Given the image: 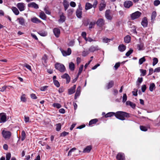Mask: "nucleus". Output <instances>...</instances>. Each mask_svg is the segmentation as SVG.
I'll use <instances>...</instances> for the list:
<instances>
[{
	"label": "nucleus",
	"mask_w": 160,
	"mask_h": 160,
	"mask_svg": "<svg viewBox=\"0 0 160 160\" xmlns=\"http://www.w3.org/2000/svg\"><path fill=\"white\" fill-rule=\"evenodd\" d=\"M128 113L122 111H118L115 113L116 117L122 120H124L125 117H128Z\"/></svg>",
	"instance_id": "1"
},
{
	"label": "nucleus",
	"mask_w": 160,
	"mask_h": 160,
	"mask_svg": "<svg viewBox=\"0 0 160 160\" xmlns=\"http://www.w3.org/2000/svg\"><path fill=\"white\" fill-rule=\"evenodd\" d=\"M55 67L56 69L61 72H63L65 71V68L62 64L60 63H57L55 65Z\"/></svg>",
	"instance_id": "2"
},
{
	"label": "nucleus",
	"mask_w": 160,
	"mask_h": 160,
	"mask_svg": "<svg viewBox=\"0 0 160 160\" xmlns=\"http://www.w3.org/2000/svg\"><path fill=\"white\" fill-rule=\"evenodd\" d=\"M141 13L139 11L136 12L131 15V18L133 20L137 19L141 16Z\"/></svg>",
	"instance_id": "3"
},
{
	"label": "nucleus",
	"mask_w": 160,
	"mask_h": 160,
	"mask_svg": "<svg viewBox=\"0 0 160 160\" xmlns=\"http://www.w3.org/2000/svg\"><path fill=\"white\" fill-rule=\"evenodd\" d=\"M2 134L3 137L5 139H9L11 135V133L9 131L3 130Z\"/></svg>",
	"instance_id": "4"
},
{
	"label": "nucleus",
	"mask_w": 160,
	"mask_h": 160,
	"mask_svg": "<svg viewBox=\"0 0 160 160\" xmlns=\"http://www.w3.org/2000/svg\"><path fill=\"white\" fill-rule=\"evenodd\" d=\"M16 6L19 11L21 12L23 11L25 9V4L22 2L18 3L17 4Z\"/></svg>",
	"instance_id": "5"
},
{
	"label": "nucleus",
	"mask_w": 160,
	"mask_h": 160,
	"mask_svg": "<svg viewBox=\"0 0 160 160\" xmlns=\"http://www.w3.org/2000/svg\"><path fill=\"white\" fill-rule=\"evenodd\" d=\"M62 54L64 56H66L70 55L71 53V50L70 48H68L67 51H65L62 49H60Z\"/></svg>",
	"instance_id": "6"
},
{
	"label": "nucleus",
	"mask_w": 160,
	"mask_h": 160,
	"mask_svg": "<svg viewBox=\"0 0 160 160\" xmlns=\"http://www.w3.org/2000/svg\"><path fill=\"white\" fill-rule=\"evenodd\" d=\"M7 121V118L5 113H0V123H4Z\"/></svg>",
	"instance_id": "7"
},
{
	"label": "nucleus",
	"mask_w": 160,
	"mask_h": 160,
	"mask_svg": "<svg viewBox=\"0 0 160 160\" xmlns=\"http://www.w3.org/2000/svg\"><path fill=\"white\" fill-rule=\"evenodd\" d=\"M97 25L99 27H102L105 24V21L102 18H99L96 22Z\"/></svg>",
	"instance_id": "8"
},
{
	"label": "nucleus",
	"mask_w": 160,
	"mask_h": 160,
	"mask_svg": "<svg viewBox=\"0 0 160 160\" xmlns=\"http://www.w3.org/2000/svg\"><path fill=\"white\" fill-rule=\"evenodd\" d=\"M105 16L108 20H111L112 18V15L110 14V11L109 10H107L105 12Z\"/></svg>",
	"instance_id": "9"
},
{
	"label": "nucleus",
	"mask_w": 160,
	"mask_h": 160,
	"mask_svg": "<svg viewBox=\"0 0 160 160\" xmlns=\"http://www.w3.org/2000/svg\"><path fill=\"white\" fill-rule=\"evenodd\" d=\"M117 158L118 160H125V157L123 153H119L117 156Z\"/></svg>",
	"instance_id": "10"
},
{
	"label": "nucleus",
	"mask_w": 160,
	"mask_h": 160,
	"mask_svg": "<svg viewBox=\"0 0 160 160\" xmlns=\"http://www.w3.org/2000/svg\"><path fill=\"white\" fill-rule=\"evenodd\" d=\"M53 31L55 36L58 38L60 33V30L58 28H55L53 29Z\"/></svg>",
	"instance_id": "11"
},
{
	"label": "nucleus",
	"mask_w": 160,
	"mask_h": 160,
	"mask_svg": "<svg viewBox=\"0 0 160 160\" xmlns=\"http://www.w3.org/2000/svg\"><path fill=\"white\" fill-rule=\"evenodd\" d=\"M99 48L98 46H92L89 48L88 51L90 52H93L96 51L98 50Z\"/></svg>",
	"instance_id": "12"
},
{
	"label": "nucleus",
	"mask_w": 160,
	"mask_h": 160,
	"mask_svg": "<svg viewBox=\"0 0 160 160\" xmlns=\"http://www.w3.org/2000/svg\"><path fill=\"white\" fill-rule=\"evenodd\" d=\"M61 77L62 78H65L66 80V83H68L70 82V78L69 75L67 73H65Z\"/></svg>",
	"instance_id": "13"
},
{
	"label": "nucleus",
	"mask_w": 160,
	"mask_h": 160,
	"mask_svg": "<svg viewBox=\"0 0 160 160\" xmlns=\"http://www.w3.org/2000/svg\"><path fill=\"white\" fill-rule=\"evenodd\" d=\"M76 88V85H74L73 86L68 90V93L69 95H71L74 93L75 92V89Z\"/></svg>",
	"instance_id": "14"
},
{
	"label": "nucleus",
	"mask_w": 160,
	"mask_h": 160,
	"mask_svg": "<svg viewBox=\"0 0 160 160\" xmlns=\"http://www.w3.org/2000/svg\"><path fill=\"white\" fill-rule=\"evenodd\" d=\"M132 5V2L130 1H127L124 2V5L125 7L129 8Z\"/></svg>",
	"instance_id": "15"
},
{
	"label": "nucleus",
	"mask_w": 160,
	"mask_h": 160,
	"mask_svg": "<svg viewBox=\"0 0 160 160\" xmlns=\"http://www.w3.org/2000/svg\"><path fill=\"white\" fill-rule=\"evenodd\" d=\"M81 93V87L78 86L74 98L75 99H76L79 96Z\"/></svg>",
	"instance_id": "16"
},
{
	"label": "nucleus",
	"mask_w": 160,
	"mask_h": 160,
	"mask_svg": "<svg viewBox=\"0 0 160 160\" xmlns=\"http://www.w3.org/2000/svg\"><path fill=\"white\" fill-rule=\"evenodd\" d=\"M29 7L33 8L35 9H38L39 8L38 5L34 2H31L28 5Z\"/></svg>",
	"instance_id": "17"
},
{
	"label": "nucleus",
	"mask_w": 160,
	"mask_h": 160,
	"mask_svg": "<svg viewBox=\"0 0 160 160\" xmlns=\"http://www.w3.org/2000/svg\"><path fill=\"white\" fill-rule=\"evenodd\" d=\"M92 146L91 145L87 146L83 150V152L89 153L92 149Z\"/></svg>",
	"instance_id": "18"
},
{
	"label": "nucleus",
	"mask_w": 160,
	"mask_h": 160,
	"mask_svg": "<svg viewBox=\"0 0 160 160\" xmlns=\"http://www.w3.org/2000/svg\"><path fill=\"white\" fill-rule=\"evenodd\" d=\"M142 25L144 27H147L148 25V20L146 17L143 18L141 22Z\"/></svg>",
	"instance_id": "19"
},
{
	"label": "nucleus",
	"mask_w": 160,
	"mask_h": 160,
	"mask_svg": "<svg viewBox=\"0 0 160 160\" xmlns=\"http://www.w3.org/2000/svg\"><path fill=\"white\" fill-rule=\"evenodd\" d=\"M17 20L18 21L19 24L22 25H24L25 22V20L23 18L21 17L18 18L17 19Z\"/></svg>",
	"instance_id": "20"
},
{
	"label": "nucleus",
	"mask_w": 160,
	"mask_h": 160,
	"mask_svg": "<svg viewBox=\"0 0 160 160\" xmlns=\"http://www.w3.org/2000/svg\"><path fill=\"white\" fill-rule=\"evenodd\" d=\"M82 10L77 9L76 11V15L78 18H80L82 17Z\"/></svg>",
	"instance_id": "21"
},
{
	"label": "nucleus",
	"mask_w": 160,
	"mask_h": 160,
	"mask_svg": "<svg viewBox=\"0 0 160 160\" xmlns=\"http://www.w3.org/2000/svg\"><path fill=\"white\" fill-rule=\"evenodd\" d=\"M114 85V82L111 81L108 83L106 86V88L107 89H109L112 87Z\"/></svg>",
	"instance_id": "22"
},
{
	"label": "nucleus",
	"mask_w": 160,
	"mask_h": 160,
	"mask_svg": "<svg viewBox=\"0 0 160 160\" xmlns=\"http://www.w3.org/2000/svg\"><path fill=\"white\" fill-rule=\"evenodd\" d=\"M126 104L127 106H130L133 108H134L136 107V105L135 103L129 101H127L126 102Z\"/></svg>",
	"instance_id": "23"
},
{
	"label": "nucleus",
	"mask_w": 160,
	"mask_h": 160,
	"mask_svg": "<svg viewBox=\"0 0 160 160\" xmlns=\"http://www.w3.org/2000/svg\"><path fill=\"white\" fill-rule=\"evenodd\" d=\"M11 9L14 14L16 15H18L19 14V11L16 7H12L11 8Z\"/></svg>",
	"instance_id": "24"
},
{
	"label": "nucleus",
	"mask_w": 160,
	"mask_h": 160,
	"mask_svg": "<svg viewBox=\"0 0 160 160\" xmlns=\"http://www.w3.org/2000/svg\"><path fill=\"white\" fill-rule=\"evenodd\" d=\"M106 6V4L105 2L101 3L99 6V10L100 11H102L103 10Z\"/></svg>",
	"instance_id": "25"
},
{
	"label": "nucleus",
	"mask_w": 160,
	"mask_h": 160,
	"mask_svg": "<svg viewBox=\"0 0 160 160\" xmlns=\"http://www.w3.org/2000/svg\"><path fill=\"white\" fill-rule=\"evenodd\" d=\"M31 21L33 23H40L41 22V21L36 17H34L31 18Z\"/></svg>",
	"instance_id": "26"
},
{
	"label": "nucleus",
	"mask_w": 160,
	"mask_h": 160,
	"mask_svg": "<svg viewBox=\"0 0 160 160\" xmlns=\"http://www.w3.org/2000/svg\"><path fill=\"white\" fill-rule=\"evenodd\" d=\"M39 17L43 20H46V16L43 12L42 11L40 13Z\"/></svg>",
	"instance_id": "27"
},
{
	"label": "nucleus",
	"mask_w": 160,
	"mask_h": 160,
	"mask_svg": "<svg viewBox=\"0 0 160 160\" xmlns=\"http://www.w3.org/2000/svg\"><path fill=\"white\" fill-rule=\"evenodd\" d=\"M144 44L143 43L140 42L137 45V48L139 50H141L143 49Z\"/></svg>",
	"instance_id": "28"
},
{
	"label": "nucleus",
	"mask_w": 160,
	"mask_h": 160,
	"mask_svg": "<svg viewBox=\"0 0 160 160\" xmlns=\"http://www.w3.org/2000/svg\"><path fill=\"white\" fill-rule=\"evenodd\" d=\"M156 88L155 85L154 83H150L149 86V89L151 92H152Z\"/></svg>",
	"instance_id": "29"
},
{
	"label": "nucleus",
	"mask_w": 160,
	"mask_h": 160,
	"mask_svg": "<svg viewBox=\"0 0 160 160\" xmlns=\"http://www.w3.org/2000/svg\"><path fill=\"white\" fill-rule=\"evenodd\" d=\"M92 5L89 2H87L85 5V9L88 10L92 8Z\"/></svg>",
	"instance_id": "30"
},
{
	"label": "nucleus",
	"mask_w": 160,
	"mask_h": 160,
	"mask_svg": "<svg viewBox=\"0 0 160 160\" xmlns=\"http://www.w3.org/2000/svg\"><path fill=\"white\" fill-rule=\"evenodd\" d=\"M119 51L121 52L124 51L126 49V47L123 44L120 45L118 47Z\"/></svg>",
	"instance_id": "31"
},
{
	"label": "nucleus",
	"mask_w": 160,
	"mask_h": 160,
	"mask_svg": "<svg viewBox=\"0 0 160 160\" xmlns=\"http://www.w3.org/2000/svg\"><path fill=\"white\" fill-rule=\"evenodd\" d=\"M63 4L64 6L65 10L66 11L69 6L68 3L67 1L64 0L63 1Z\"/></svg>",
	"instance_id": "32"
},
{
	"label": "nucleus",
	"mask_w": 160,
	"mask_h": 160,
	"mask_svg": "<svg viewBox=\"0 0 160 160\" xmlns=\"http://www.w3.org/2000/svg\"><path fill=\"white\" fill-rule=\"evenodd\" d=\"M113 116H115V113L114 112H109L107 113L105 116V117L106 118L109 117H111Z\"/></svg>",
	"instance_id": "33"
},
{
	"label": "nucleus",
	"mask_w": 160,
	"mask_h": 160,
	"mask_svg": "<svg viewBox=\"0 0 160 160\" xmlns=\"http://www.w3.org/2000/svg\"><path fill=\"white\" fill-rule=\"evenodd\" d=\"M75 65L72 62L69 63V68L72 71H73L74 70Z\"/></svg>",
	"instance_id": "34"
},
{
	"label": "nucleus",
	"mask_w": 160,
	"mask_h": 160,
	"mask_svg": "<svg viewBox=\"0 0 160 160\" xmlns=\"http://www.w3.org/2000/svg\"><path fill=\"white\" fill-rule=\"evenodd\" d=\"M65 20V17L63 15V14H62L60 16V18L58 20V22H63Z\"/></svg>",
	"instance_id": "35"
},
{
	"label": "nucleus",
	"mask_w": 160,
	"mask_h": 160,
	"mask_svg": "<svg viewBox=\"0 0 160 160\" xmlns=\"http://www.w3.org/2000/svg\"><path fill=\"white\" fill-rule=\"evenodd\" d=\"M38 33L40 36L45 37L47 35V32L45 31H40L38 32Z\"/></svg>",
	"instance_id": "36"
},
{
	"label": "nucleus",
	"mask_w": 160,
	"mask_h": 160,
	"mask_svg": "<svg viewBox=\"0 0 160 160\" xmlns=\"http://www.w3.org/2000/svg\"><path fill=\"white\" fill-rule=\"evenodd\" d=\"M124 40L125 42L128 43L130 41L131 37L127 35L124 38Z\"/></svg>",
	"instance_id": "37"
},
{
	"label": "nucleus",
	"mask_w": 160,
	"mask_h": 160,
	"mask_svg": "<svg viewBox=\"0 0 160 160\" xmlns=\"http://www.w3.org/2000/svg\"><path fill=\"white\" fill-rule=\"evenodd\" d=\"M98 121L97 119H94L90 120L89 122V125L90 126L92 124L96 123Z\"/></svg>",
	"instance_id": "38"
},
{
	"label": "nucleus",
	"mask_w": 160,
	"mask_h": 160,
	"mask_svg": "<svg viewBox=\"0 0 160 160\" xmlns=\"http://www.w3.org/2000/svg\"><path fill=\"white\" fill-rule=\"evenodd\" d=\"M143 78H138L136 82L137 85L139 86L140 83L142 82Z\"/></svg>",
	"instance_id": "39"
},
{
	"label": "nucleus",
	"mask_w": 160,
	"mask_h": 160,
	"mask_svg": "<svg viewBox=\"0 0 160 160\" xmlns=\"http://www.w3.org/2000/svg\"><path fill=\"white\" fill-rule=\"evenodd\" d=\"M26 138V134L24 131H22L21 133V140L22 141H23Z\"/></svg>",
	"instance_id": "40"
},
{
	"label": "nucleus",
	"mask_w": 160,
	"mask_h": 160,
	"mask_svg": "<svg viewBox=\"0 0 160 160\" xmlns=\"http://www.w3.org/2000/svg\"><path fill=\"white\" fill-rule=\"evenodd\" d=\"M157 15L156 12L155 11H153L152 12L151 16V18L152 20H153L155 18Z\"/></svg>",
	"instance_id": "41"
},
{
	"label": "nucleus",
	"mask_w": 160,
	"mask_h": 160,
	"mask_svg": "<svg viewBox=\"0 0 160 160\" xmlns=\"http://www.w3.org/2000/svg\"><path fill=\"white\" fill-rule=\"evenodd\" d=\"M52 106L55 108H59L61 107V105L58 103H54L52 104Z\"/></svg>",
	"instance_id": "42"
},
{
	"label": "nucleus",
	"mask_w": 160,
	"mask_h": 160,
	"mask_svg": "<svg viewBox=\"0 0 160 160\" xmlns=\"http://www.w3.org/2000/svg\"><path fill=\"white\" fill-rule=\"evenodd\" d=\"M158 62V60L156 58H154L153 59L152 65L154 66Z\"/></svg>",
	"instance_id": "43"
},
{
	"label": "nucleus",
	"mask_w": 160,
	"mask_h": 160,
	"mask_svg": "<svg viewBox=\"0 0 160 160\" xmlns=\"http://www.w3.org/2000/svg\"><path fill=\"white\" fill-rule=\"evenodd\" d=\"M83 65H82L80 66L79 68V69L78 72L77 74V75H78V76H79V75L82 73V71L83 70Z\"/></svg>",
	"instance_id": "44"
},
{
	"label": "nucleus",
	"mask_w": 160,
	"mask_h": 160,
	"mask_svg": "<svg viewBox=\"0 0 160 160\" xmlns=\"http://www.w3.org/2000/svg\"><path fill=\"white\" fill-rule=\"evenodd\" d=\"M146 59L144 57H143L139 59V63L140 65L142 64L144 62H145Z\"/></svg>",
	"instance_id": "45"
},
{
	"label": "nucleus",
	"mask_w": 160,
	"mask_h": 160,
	"mask_svg": "<svg viewBox=\"0 0 160 160\" xmlns=\"http://www.w3.org/2000/svg\"><path fill=\"white\" fill-rule=\"evenodd\" d=\"M140 72L141 73V76H145L146 73V70H143L142 69H141L140 70Z\"/></svg>",
	"instance_id": "46"
},
{
	"label": "nucleus",
	"mask_w": 160,
	"mask_h": 160,
	"mask_svg": "<svg viewBox=\"0 0 160 160\" xmlns=\"http://www.w3.org/2000/svg\"><path fill=\"white\" fill-rule=\"evenodd\" d=\"M21 100L23 102H25L26 101V99L25 97V95L24 94L22 95L21 97Z\"/></svg>",
	"instance_id": "47"
},
{
	"label": "nucleus",
	"mask_w": 160,
	"mask_h": 160,
	"mask_svg": "<svg viewBox=\"0 0 160 160\" xmlns=\"http://www.w3.org/2000/svg\"><path fill=\"white\" fill-rule=\"evenodd\" d=\"M61 129V124L59 123L56 124V130L58 131H59Z\"/></svg>",
	"instance_id": "48"
},
{
	"label": "nucleus",
	"mask_w": 160,
	"mask_h": 160,
	"mask_svg": "<svg viewBox=\"0 0 160 160\" xmlns=\"http://www.w3.org/2000/svg\"><path fill=\"white\" fill-rule=\"evenodd\" d=\"M140 128L141 130L143 131H146L148 130L146 127L142 126H140Z\"/></svg>",
	"instance_id": "49"
},
{
	"label": "nucleus",
	"mask_w": 160,
	"mask_h": 160,
	"mask_svg": "<svg viewBox=\"0 0 160 160\" xmlns=\"http://www.w3.org/2000/svg\"><path fill=\"white\" fill-rule=\"evenodd\" d=\"M111 39L107 38H104L102 39L103 42L104 43H108L109 42Z\"/></svg>",
	"instance_id": "50"
},
{
	"label": "nucleus",
	"mask_w": 160,
	"mask_h": 160,
	"mask_svg": "<svg viewBox=\"0 0 160 160\" xmlns=\"http://www.w3.org/2000/svg\"><path fill=\"white\" fill-rule=\"evenodd\" d=\"M47 59V56L46 55H45L42 58V60H43L42 62H44L45 63H46Z\"/></svg>",
	"instance_id": "51"
},
{
	"label": "nucleus",
	"mask_w": 160,
	"mask_h": 160,
	"mask_svg": "<svg viewBox=\"0 0 160 160\" xmlns=\"http://www.w3.org/2000/svg\"><path fill=\"white\" fill-rule=\"evenodd\" d=\"M23 66L26 68L28 69L30 71H32L31 67L27 63H25V64H24Z\"/></svg>",
	"instance_id": "52"
},
{
	"label": "nucleus",
	"mask_w": 160,
	"mask_h": 160,
	"mask_svg": "<svg viewBox=\"0 0 160 160\" xmlns=\"http://www.w3.org/2000/svg\"><path fill=\"white\" fill-rule=\"evenodd\" d=\"M133 50L130 49L129 51H128L126 54V55L128 57L133 52Z\"/></svg>",
	"instance_id": "53"
},
{
	"label": "nucleus",
	"mask_w": 160,
	"mask_h": 160,
	"mask_svg": "<svg viewBox=\"0 0 160 160\" xmlns=\"http://www.w3.org/2000/svg\"><path fill=\"white\" fill-rule=\"evenodd\" d=\"M76 149V148H73L72 149H71L69 151L68 154V156H69L71 155L72 152H73Z\"/></svg>",
	"instance_id": "54"
},
{
	"label": "nucleus",
	"mask_w": 160,
	"mask_h": 160,
	"mask_svg": "<svg viewBox=\"0 0 160 160\" xmlns=\"http://www.w3.org/2000/svg\"><path fill=\"white\" fill-rule=\"evenodd\" d=\"M127 100V96L126 94H124L122 98V102H125Z\"/></svg>",
	"instance_id": "55"
},
{
	"label": "nucleus",
	"mask_w": 160,
	"mask_h": 160,
	"mask_svg": "<svg viewBox=\"0 0 160 160\" xmlns=\"http://www.w3.org/2000/svg\"><path fill=\"white\" fill-rule=\"evenodd\" d=\"M69 134V133L68 132H63L62 133H61L60 136L61 137H65Z\"/></svg>",
	"instance_id": "56"
},
{
	"label": "nucleus",
	"mask_w": 160,
	"mask_h": 160,
	"mask_svg": "<svg viewBox=\"0 0 160 160\" xmlns=\"http://www.w3.org/2000/svg\"><path fill=\"white\" fill-rule=\"evenodd\" d=\"M95 22H90L89 24V29H91L95 25Z\"/></svg>",
	"instance_id": "57"
},
{
	"label": "nucleus",
	"mask_w": 160,
	"mask_h": 160,
	"mask_svg": "<svg viewBox=\"0 0 160 160\" xmlns=\"http://www.w3.org/2000/svg\"><path fill=\"white\" fill-rule=\"evenodd\" d=\"M54 85L57 87H59L60 86V84L59 82L57 80H54L53 81Z\"/></svg>",
	"instance_id": "58"
},
{
	"label": "nucleus",
	"mask_w": 160,
	"mask_h": 160,
	"mask_svg": "<svg viewBox=\"0 0 160 160\" xmlns=\"http://www.w3.org/2000/svg\"><path fill=\"white\" fill-rule=\"evenodd\" d=\"M11 157V153H8L6 155V160H10Z\"/></svg>",
	"instance_id": "59"
},
{
	"label": "nucleus",
	"mask_w": 160,
	"mask_h": 160,
	"mask_svg": "<svg viewBox=\"0 0 160 160\" xmlns=\"http://www.w3.org/2000/svg\"><path fill=\"white\" fill-rule=\"evenodd\" d=\"M89 53V52L87 51H83L82 52V55L84 57H85L88 55Z\"/></svg>",
	"instance_id": "60"
},
{
	"label": "nucleus",
	"mask_w": 160,
	"mask_h": 160,
	"mask_svg": "<svg viewBox=\"0 0 160 160\" xmlns=\"http://www.w3.org/2000/svg\"><path fill=\"white\" fill-rule=\"evenodd\" d=\"M44 10L46 14L48 15H50L51 14V12L47 9L46 7L44 8Z\"/></svg>",
	"instance_id": "61"
},
{
	"label": "nucleus",
	"mask_w": 160,
	"mask_h": 160,
	"mask_svg": "<svg viewBox=\"0 0 160 160\" xmlns=\"http://www.w3.org/2000/svg\"><path fill=\"white\" fill-rule=\"evenodd\" d=\"M98 2L97 0H95L94 1V2H93V4L92 5V7L94 8H95L97 6L98 4Z\"/></svg>",
	"instance_id": "62"
},
{
	"label": "nucleus",
	"mask_w": 160,
	"mask_h": 160,
	"mask_svg": "<svg viewBox=\"0 0 160 160\" xmlns=\"http://www.w3.org/2000/svg\"><path fill=\"white\" fill-rule=\"evenodd\" d=\"M160 4V1L158 0H156L154 1V4L155 6H157Z\"/></svg>",
	"instance_id": "63"
},
{
	"label": "nucleus",
	"mask_w": 160,
	"mask_h": 160,
	"mask_svg": "<svg viewBox=\"0 0 160 160\" xmlns=\"http://www.w3.org/2000/svg\"><path fill=\"white\" fill-rule=\"evenodd\" d=\"M142 92H144L146 89V86L145 85H143L142 86Z\"/></svg>",
	"instance_id": "64"
}]
</instances>
